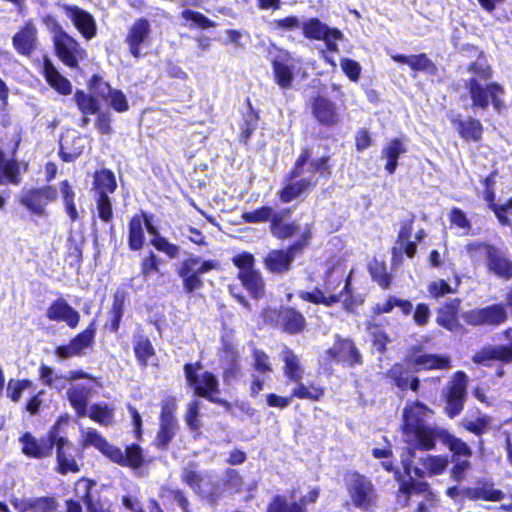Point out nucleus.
Listing matches in <instances>:
<instances>
[{
	"label": "nucleus",
	"instance_id": "nucleus-49",
	"mask_svg": "<svg viewBox=\"0 0 512 512\" xmlns=\"http://www.w3.org/2000/svg\"><path fill=\"white\" fill-rule=\"evenodd\" d=\"M125 295L122 291H117L113 297V304L110 310V329L113 332H117L120 326V322L123 316Z\"/></svg>",
	"mask_w": 512,
	"mask_h": 512
},
{
	"label": "nucleus",
	"instance_id": "nucleus-24",
	"mask_svg": "<svg viewBox=\"0 0 512 512\" xmlns=\"http://www.w3.org/2000/svg\"><path fill=\"white\" fill-rule=\"evenodd\" d=\"M460 304L461 300L455 298L441 307L437 313V323L451 332L457 331L460 328L458 321Z\"/></svg>",
	"mask_w": 512,
	"mask_h": 512
},
{
	"label": "nucleus",
	"instance_id": "nucleus-35",
	"mask_svg": "<svg viewBox=\"0 0 512 512\" xmlns=\"http://www.w3.org/2000/svg\"><path fill=\"white\" fill-rule=\"evenodd\" d=\"M316 183L317 180L314 178V175L309 178H302L299 181L292 182L281 190L280 198L283 202H290Z\"/></svg>",
	"mask_w": 512,
	"mask_h": 512
},
{
	"label": "nucleus",
	"instance_id": "nucleus-20",
	"mask_svg": "<svg viewBox=\"0 0 512 512\" xmlns=\"http://www.w3.org/2000/svg\"><path fill=\"white\" fill-rule=\"evenodd\" d=\"M326 353L338 362H347L352 366L361 363V354L350 339H338L335 345L328 349Z\"/></svg>",
	"mask_w": 512,
	"mask_h": 512
},
{
	"label": "nucleus",
	"instance_id": "nucleus-32",
	"mask_svg": "<svg viewBox=\"0 0 512 512\" xmlns=\"http://www.w3.org/2000/svg\"><path fill=\"white\" fill-rule=\"evenodd\" d=\"M44 75L47 82L56 91L63 95H68L71 93L70 82L66 78H64L54 67V65L48 60H45L44 62Z\"/></svg>",
	"mask_w": 512,
	"mask_h": 512
},
{
	"label": "nucleus",
	"instance_id": "nucleus-36",
	"mask_svg": "<svg viewBox=\"0 0 512 512\" xmlns=\"http://www.w3.org/2000/svg\"><path fill=\"white\" fill-rule=\"evenodd\" d=\"M390 376L394 379L397 387L402 390L410 388L412 391H417L419 388V379L411 377L409 371L403 365H394L390 370Z\"/></svg>",
	"mask_w": 512,
	"mask_h": 512
},
{
	"label": "nucleus",
	"instance_id": "nucleus-13",
	"mask_svg": "<svg viewBox=\"0 0 512 512\" xmlns=\"http://www.w3.org/2000/svg\"><path fill=\"white\" fill-rule=\"evenodd\" d=\"M294 58L288 51H280L272 60L274 81L281 89L292 87L294 80Z\"/></svg>",
	"mask_w": 512,
	"mask_h": 512
},
{
	"label": "nucleus",
	"instance_id": "nucleus-17",
	"mask_svg": "<svg viewBox=\"0 0 512 512\" xmlns=\"http://www.w3.org/2000/svg\"><path fill=\"white\" fill-rule=\"evenodd\" d=\"M486 267L488 272L503 279L512 278V261L497 247H487Z\"/></svg>",
	"mask_w": 512,
	"mask_h": 512
},
{
	"label": "nucleus",
	"instance_id": "nucleus-52",
	"mask_svg": "<svg viewBox=\"0 0 512 512\" xmlns=\"http://www.w3.org/2000/svg\"><path fill=\"white\" fill-rule=\"evenodd\" d=\"M74 99L78 108L84 115L94 114L99 109L97 100L83 91H77L74 95Z\"/></svg>",
	"mask_w": 512,
	"mask_h": 512
},
{
	"label": "nucleus",
	"instance_id": "nucleus-28",
	"mask_svg": "<svg viewBox=\"0 0 512 512\" xmlns=\"http://www.w3.org/2000/svg\"><path fill=\"white\" fill-rule=\"evenodd\" d=\"M407 152L405 144L400 139L390 140L382 150V158L386 159L385 170L394 174L398 166V158Z\"/></svg>",
	"mask_w": 512,
	"mask_h": 512
},
{
	"label": "nucleus",
	"instance_id": "nucleus-8",
	"mask_svg": "<svg viewBox=\"0 0 512 512\" xmlns=\"http://www.w3.org/2000/svg\"><path fill=\"white\" fill-rule=\"evenodd\" d=\"M462 317L469 325L498 326L506 321L507 312L502 304H493L484 308L466 311Z\"/></svg>",
	"mask_w": 512,
	"mask_h": 512
},
{
	"label": "nucleus",
	"instance_id": "nucleus-62",
	"mask_svg": "<svg viewBox=\"0 0 512 512\" xmlns=\"http://www.w3.org/2000/svg\"><path fill=\"white\" fill-rule=\"evenodd\" d=\"M254 358V369L260 375H266L267 373L272 371V366L269 360V357L266 353L261 350L255 349L253 352Z\"/></svg>",
	"mask_w": 512,
	"mask_h": 512
},
{
	"label": "nucleus",
	"instance_id": "nucleus-27",
	"mask_svg": "<svg viewBox=\"0 0 512 512\" xmlns=\"http://www.w3.org/2000/svg\"><path fill=\"white\" fill-rule=\"evenodd\" d=\"M423 469L418 467L411 468V472L413 471L414 475L419 478H424L425 476H434L442 474L448 466V458L446 456H427L422 459Z\"/></svg>",
	"mask_w": 512,
	"mask_h": 512
},
{
	"label": "nucleus",
	"instance_id": "nucleus-42",
	"mask_svg": "<svg viewBox=\"0 0 512 512\" xmlns=\"http://www.w3.org/2000/svg\"><path fill=\"white\" fill-rule=\"evenodd\" d=\"M414 363L426 370H446L451 367V360L449 356H439L434 354L420 355L414 359Z\"/></svg>",
	"mask_w": 512,
	"mask_h": 512
},
{
	"label": "nucleus",
	"instance_id": "nucleus-33",
	"mask_svg": "<svg viewBox=\"0 0 512 512\" xmlns=\"http://www.w3.org/2000/svg\"><path fill=\"white\" fill-rule=\"evenodd\" d=\"M452 123L461 135L467 141H479L483 133V127L478 120L469 118L467 120L453 119Z\"/></svg>",
	"mask_w": 512,
	"mask_h": 512
},
{
	"label": "nucleus",
	"instance_id": "nucleus-9",
	"mask_svg": "<svg viewBox=\"0 0 512 512\" xmlns=\"http://www.w3.org/2000/svg\"><path fill=\"white\" fill-rule=\"evenodd\" d=\"M58 427L54 426L46 437L37 440L32 434L25 433L20 441L23 444L22 451L33 458H46L52 454L54 443L58 434Z\"/></svg>",
	"mask_w": 512,
	"mask_h": 512
},
{
	"label": "nucleus",
	"instance_id": "nucleus-56",
	"mask_svg": "<svg viewBox=\"0 0 512 512\" xmlns=\"http://www.w3.org/2000/svg\"><path fill=\"white\" fill-rule=\"evenodd\" d=\"M490 422L491 418L489 416L482 415L474 421L464 419L462 421V426L469 432H472L476 435H481L488 429Z\"/></svg>",
	"mask_w": 512,
	"mask_h": 512
},
{
	"label": "nucleus",
	"instance_id": "nucleus-64",
	"mask_svg": "<svg viewBox=\"0 0 512 512\" xmlns=\"http://www.w3.org/2000/svg\"><path fill=\"white\" fill-rule=\"evenodd\" d=\"M455 291V289L442 279L432 281L428 285V292L433 298L444 297L447 294L455 293Z\"/></svg>",
	"mask_w": 512,
	"mask_h": 512
},
{
	"label": "nucleus",
	"instance_id": "nucleus-22",
	"mask_svg": "<svg viewBox=\"0 0 512 512\" xmlns=\"http://www.w3.org/2000/svg\"><path fill=\"white\" fill-rule=\"evenodd\" d=\"M312 113L316 120L325 126H333L339 122V114L333 102L324 97H317L312 102Z\"/></svg>",
	"mask_w": 512,
	"mask_h": 512
},
{
	"label": "nucleus",
	"instance_id": "nucleus-34",
	"mask_svg": "<svg viewBox=\"0 0 512 512\" xmlns=\"http://www.w3.org/2000/svg\"><path fill=\"white\" fill-rule=\"evenodd\" d=\"M283 361H284V374L285 376L292 382L298 383L301 381L304 370L300 364L299 358L294 354V352L285 347L283 351Z\"/></svg>",
	"mask_w": 512,
	"mask_h": 512
},
{
	"label": "nucleus",
	"instance_id": "nucleus-2",
	"mask_svg": "<svg viewBox=\"0 0 512 512\" xmlns=\"http://www.w3.org/2000/svg\"><path fill=\"white\" fill-rule=\"evenodd\" d=\"M468 71L473 74L466 81V88L469 91L473 106L487 109L489 102H491L494 109L500 111L504 106L502 97L505 90L496 82L487 83L492 77L490 66L477 61L470 64Z\"/></svg>",
	"mask_w": 512,
	"mask_h": 512
},
{
	"label": "nucleus",
	"instance_id": "nucleus-45",
	"mask_svg": "<svg viewBox=\"0 0 512 512\" xmlns=\"http://www.w3.org/2000/svg\"><path fill=\"white\" fill-rule=\"evenodd\" d=\"M240 351L238 346L226 342V379L237 378L241 373L239 365Z\"/></svg>",
	"mask_w": 512,
	"mask_h": 512
},
{
	"label": "nucleus",
	"instance_id": "nucleus-55",
	"mask_svg": "<svg viewBox=\"0 0 512 512\" xmlns=\"http://www.w3.org/2000/svg\"><path fill=\"white\" fill-rule=\"evenodd\" d=\"M94 335L93 329L84 330L70 341L73 345L72 349L74 348L79 356L82 355L83 351L93 344Z\"/></svg>",
	"mask_w": 512,
	"mask_h": 512
},
{
	"label": "nucleus",
	"instance_id": "nucleus-37",
	"mask_svg": "<svg viewBox=\"0 0 512 512\" xmlns=\"http://www.w3.org/2000/svg\"><path fill=\"white\" fill-rule=\"evenodd\" d=\"M182 479L199 495L211 493L210 481L206 477L198 474L194 470L185 468L182 473Z\"/></svg>",
	"mask_w": 512,
	"mask_h": 512
},
{
	"label": "nucleus",
	"instance_id": "nucleus-58",
	"mask_svg": "<svg viewBox=\"0 0 512 512\" xmlns=\"http://www.w3.org/2000/svg\"><path fill=\"white\" fill-rule=\"evenodd\" d=\"M151 244L159 251L165 253L168 257L174 259L179 256V246L170 243L166 238L157 236L151 240Z\"/></svg>",
	"mask_w": 512,
	"mask_h": 512
},
{
	"label": "nucleus",
	"instance_id": "nucleus-16",
	"mask_svg": "<svg viewBox=\"0 0 512 512\" xmlns=\"http://www.w3.org/2000/svg\"><path fill=\"white\" fill-rule=\"evenodd\" d=\"M151 27L146 19H138L129 29L125 43L129 47V52L135 58H139L141 47L148 43Z\"/></svg>",
	"mask_w": 512,
	"mask_h": 512
},
{
	"label": "nucleus",
	"instance_id": "nucleus-50",
	"mask_svg": "<svg viewBox=\"0 0 512 512\" xmlns=\"http://www.w3.org/2000/svg\"><path fill=\"white\" fill-rule=\"evenodd\" d=\"M473 497L485 501H501L505 498V494L494 488L492 484L483 483L473 490Z\"/></svg>",
	"mask_w": 512,
	"mask_h": 512
},
{
	"label": "nucleus",
	"instance_id": "nucleus-4",
	"mask_svg": "<svg viewBox=\"0 0 512 512\" xmlns=\"http://www.w3.org/2000/svg\"><path fill=\"white\" fill-rule=\"evenodd\" d=\"M346 489L352 504L362 511L370 510L377 502V493L373 483L360 473L347 474Z\"/></svg>",
	"mask_w": 512,
	"mask_h": 512
},
{
	"label": "nucleus",
	"instance_id": "nucleus-5",
	"mask_svg": "<svg viewBox=\"0 0 512 512\" xmlns=\"http://www.w3.org/2000/svg\"><path fill=\"white\" fill-rule=\"evenodd\" d=\"M265 322L274 324L289 334H297L305 329L304 316L293 308L285 307L280 310L266 309L263 312Z\"/></svg>",
	"mask_w": 512,
	"mask_h": 512
},
{
	"label": "nucleus",
	"instance_id": "nucleus-59",
	"mask_svg": "<svg viewBox=\"0 0 512 512\" xmlns=\"http://www.w3.org/2000/svg\"><path fill=\"white\" fill-rule=\"evenodd\" d=\"M338 295L341 296L340 301H342L344 309L348 312H352L355 307H358L363 302L361 297H354L351 295L349 279H346L345 286L341 293Z\"/></svg>",
	"mask_w": 512,
	"mask_h": 512
},
{
	"label": "nucleus",
	"instance_id": "nucleus-51",
	"mask_svg": "<svg viewBox=\"0 0 512 512\" xmlns=\"http://www.w3.org/2000/svg\"><path fill=\"white\" fill-rule=\"evenodd\" d=\"M60 190L62 193L65 210L69 218L71 219V221H76L78 219V212L74 203L75 192L69 185L68 181H63L60 184Z\"/></svg>",
	"mask_w": 512,
	"mask_h": 512
},
{
	"label": "nucleus",
	"instance_id": "nucleus-15",
	"mask_svg": "<svg viewBox=\"0 0 512 512\" xmlns=\"http://www.w3.org/2000/svg\"><path fill=\"white\" fill-rule=\"evenodd\" d=\"M54 44L61 61L69 67H77L83 52L79 44L64 32L55 35Z\"/></svg>",
	"mask_w": 512,
	"mask_h": 512
},
{
	"label": "nucleus",
	"instance_id": "nucleus-21",
	"mask_svg": "<svg viewBox=\"0 0 512 512\" xmlns=\"http://www.w3.org/2000/svg\"><path fill=\"white\" fill-rule=\"evenodd\" d=\"M12 44L19 54L30 56L37 45V29L35 25L31 22H27L25 26L13 36Z\"/></svg>",
	"mask_w": 512,
	"mask_h": 512
},
{
	"label": "nucleus",
	"instance_id": "nucleus-29",
	"mask_svg": "<svg viewBox=\"0 0 512 512\" xmlns=\"http://www.w3.org/2000/svg\"><path fill=\"white\" fill-rule=\"evenodd\" d=\"M391 58L396 62L407 64L413 71L432 73L436 70L434 63L425 53L409 56L393 54Z\"/></svg>",
	"mask_w": 512,
	"mask_h": 512
},
{
	"label": "nucleus",
	"instance_id": "nucleus-61",
	"mask_svg": "<svg viewBox=\"0 0 512 512\" xmlns=\"http://www.w3.org/2000/svg\"><path fill=\"white\" fill-rule=\"evenodd\" d=\"M370 273L373 279L382 287L387 288L391 282L390 275L386 272L383 264L375 261L369 265Z\"/></svg>",
	"mask_w": 512,
	"mask_h": 512
},
{
	"label": "nucleus",
	"instance_id": "nucleus-57",
	"mask_svg": "<svg viewBox=\"0 0 512 512\" xmlns=\"http://www.w3.org/2000/svg\"><path fill=\"white\" fill-rule=\"evenodd\" d=\"M96 206L99 217L105 221L109 222L113 218V209L111 199L107 194H100L96 199Z\"/></svg>",
	"mask_w": 512,
	"mask_h": 512
},
{
	"label": "nucleus",
	"instance_id": "nucleus-63",
	"mask_svg": "<svg viewBox=\"0 0 512 512\" xmlns=\"http://www.w3.org/2000/svg\"><path fill=\"white\" fill-rule=\"evenodd\" d=\"M154 349L151 342L146 338L138 340L135 346V355L141 364L146 365L147 360L153 355Z\"/></svg>",
	"mask_w": 512,
	"mask_h": 512
},
{
	"label": "nucleus",
	"instance_id": "nucleus-14",
	"mask_svg": "<svg viewBox=\"0 0 512 512\" xmlns=\"http://www.w3.org/2000/svg\"><path fill=\"white\" fill-rule=\"evenodd\" d=\"M54 446H56V470L60 474L78 473L80 467L75 460L74 448L69 440L58 433Z\"/></svg>",
	"mask_w": 512,
	"mask_h": 512
},
{
	"label": "nucleus",
	"instance_id": "nucleus-18",
	"mask_svg": "<svg viewBox=\"0 0 512 512\" xmlns=\"http://www.w3.org/2000/svg\"><path fill=\"white\" fill-rule=\"evenodd\" d=\"M46 316L51 321L65 322L70 328H76L80 320L79 312L71 307L63 298H59L51 303L46 311Z\"/></svg>",
	"mask_w": 512,
	"mask_h": 512
},
{
	"label": "nucleus",
	"instance_id": "nucleus-48",
	"mask_svg": "<svg viewBox=\"0 0 512 512\" xmlns=\"http://www.w3.org/2000/svg\"><path fill=\"white\" fill-rule=\"evenodd\" d=\"M299 297L305 301L312 302L314 304H323L327 307H331L333 304L340 302L341 296L332 294L325 296L324 292L316 288L311 292L302 291Z\"/></svg>",
	"mask_w": 512,
	"mask_h": 512
},
{
	"label": "nucleus",
	"instance_id": "nucleus-25",
	"mask_svg": "<svg viewBox=\"0 0 512 512\" xmlns=\"http://www.w3.org/2000/svg\"><path fill=\"white\" fill-rule=\"evenodd\" d=\"M68 14L74 25L83 34L85 38L91 39L95 36V21L89 13L78 7H70L68 9Z\"/></svg>",
	"mask_w": 512,
	"mask_h": 512
},
{
	"label": "nucleus",
	"instance_id": "nucleus-12",
	"mask_svg": "<svg viewBox=\"0 0 512 512\" xmlns=\"http://www.w3.org/2000/svg\"><path fill=\"white\" fill-rule=\"evenodd\" d=\"M58 196L57 189L53 186H44L26 191L21 197L20 203L31 212L42 215L45 207Z\"/></svg>",
	"mask_w": 512,
	"mask_h": 512
},
{
	"label": "nucleus",
	"instance_id": "nucleus-44",
	"mask_svg": "<svg viewBox=\"0 0 512 512\" xmlns=\"http://www.w3.org/2000/svg\"><path fill=\"white\" fill-rule=\"evenodd\" d=\"M239 278L247 290L255 297L259 298L264 293V282L260 274L256 271L239 272Z\"/></svg>",
	"mask_w": 512,
	"mask_h": 512
},
{
	"label": "nucleus",
	"instance_id": "nucleus-6",
	"mask_svg": "<svg viewBox=\"0 0 512 512\" xmlns=\"http://www.w3.org/2000/svg\"><path fill=\"white\" fill-rule=\"evenodd\" d=\"M199 369V364H186L184 366L186 379L189 385L194 388V391L198 396L208 398L211 401H216L213 396L214 393H218V383L215 376L209 372L198 374L197 371Z\"/></svg>",
	"mask_w": 512,
	"mask_h": 512
},
{
	"label": "nucleus",
	"instance_id": "nucleus-47",
	"mask_svg": "<svg viewBox=\"0 0 512 512\" xmlns=\"http://www.w3.org/2000/svg\"><path fill=\"white\" fill-rule=\"evenodd\" d=\"M296 384L297 386L293 389L291 398L296 397L298 399L318 401L324 395V389L313 383L307 386L299 381Z\"/></svg>",
	"mask_w": 512,
	"mask_h": 512
},
{
	"label": "nucleus",
	"instance_id": "nucleus-46",
	"mask_svg": "<svg viewBox=\"0 0 512 512\" xmlns=\"http://www.w3.org/2000/svg\"><path fill=\"white\" fill-rule=\"evenodd\" d=\"M366 329L372 338L374 349L383 354L386 351V346L391 342L390 336L383 331L377 324L368 322Z\"/></svg>",
	"mask_w": 512,
	"mask_h": 512
},
{
	"label": "nucleus",
	"instance_id": "nucleus-53",
	"mask_svg": "<svg viewBox=\"0 0 512 512\" xmlns=\"http://www.w3.org/2000/svg\"><path fill=\"white\" fill-rule=\"evenodd\" d=\"M282 220L283 217L281 214L273 215L271 231L273 235L278 238H288L294 234L296 226L294 224L284 223Z\"/></svg>",
	"mask_w": 512,
	"mask_h": 512
},
{
	"label": "nucleus",
	"instance_id": "nucleus-54",
	"mask_svg": "<svg viewBox=\"0 0 512 512\" xmlns=\"http://www.w3.org/2000/svg\"><path fill=\"white\" fill-rule=\"evenodd\" d=\"M88 415L92 420L104 426H108L113 421V410L107 405H92Z\"/></svg>",
	"mask_w": 512,
	"mask_h": 512
},
{
	"label": "nucleus",
	"instance_id": "nucleus-43",
	"mask_svg": "<svg viewBox=\"0 0 512 512\" xmlns=\"http://www.w3.org/2000/svg\"><path fill=\"white\" fill-rule=\"evenodd\" d=\"M143 220L140 216H134L129 222V248L133 251L140 250L144 244Z\"/></svg>",
	"mask_w": 512,
	"mask_h": 512
},
{
	"label": "nucleus",
	"instance_id": "nucleus-19",
	"mask_svg": "<svg viewBox=\"0 0 512 512\" xmlns=\"http://www.w3.org/2000/svg\"><path fill=\"white\" fill-rule=\"evenodd\" d=\"M473 362L483 366H491L494 360L502 363H510L512 361V341L510 345L487 346L477 352L473 358Z\"/></svg>",
	"mask_w": 512,
	"mask_h": 512
},
{
	"label": "nucleus",
	"instance_id": "nucleus-7",
	"mask_svg": "<svg viewBox=\"0 0 512 512\" xmlns=\"http://www.w3.org/2000/svg\"><path fill=\"white\" fill-rule=\"evenodd\" d=\"M215 263L212 261H203L200 257H190L184 260L179 268L178 274L183 279L184 289L192 292L201 285L199 276L212 270Z\"/></svg>",
	"mask_w": 512,
	"mask_h": 512
},
{
	"label": "nucleus",
	"instance_id": "nucleus-1",
	"mask_svg": "<svg viewBox=\"0 0 512 512\" xmlns=\"http://www.w3.org/2000/svg\"><path fill=\"white\" fill-rule=\"evenodd\" d=\"M433 411L421 402L408 404L403 412V436L408 445L401 456L403 468L410 474V463L415 457V449L432 450L435 439H439L455 456L471 457L472 450L462 439L454 436L441 426L425 424V418L430 417Z\"/></svg>",
	"mask_w": 512,
	"mask_h": 512
},
{
	"label": "nucleus",
	"instance_id": "nucleus-40",
	"mask_svg": "<svg viewBox=\"0 0 512 512\" xmlns=\"http://www.w3.org/2000/svg\"><path fill=\"white\" fill-rule=\"evenodd\" d=\"M92 483L88 480L82 479L79 480L76 484L75 491L77 495L82 499L84 504L86 505L88 512H109L107 509H104L102 505L93 500L91 495Z\"/></svg>",
	"mask_w": 512,
	"mask_h": 512
},
{
	"label": "nucleus",
	"instance_id": "nucleus-30",
	"mask_svg": "<svg viewBox=\"0 0 512 512\" xmlns=\"http://www.w3.org/2000/svg\"><path fill=\"white\" fill-rule=\"evenodd\" d=\"M404 471H406V470L404 469ZM405 473L410 477V481L409 482H405V481L400 482L399 492L397 495V501L402 506L409 505V499L411 496L421 495V494L424 495V494L428 493V490H429V486L426 482H416L412 479L411 473L410 474H408L407 472H405Z\"/></svg>",
	"mask_w": 512,
	"mask_h": 512
},
{
	"label": "nucleus",
	"instance_id": "nucleus-31",
	"mask_svg": "<svg viewBox=\"0 0 512 512\" xmlns=\"http://www.w3.org/2000/svg\"><path fill=\"white\" fill-rule=\"evenodd\" d=\"M20 183V163L14 159H6L5 154L0 150V184Z\"/></svg>",
	"mask_w": 512,
	"mask_h": 512
},
{
	"label": "nucleus",
	"instance_id": "nucleus-60",
	"mask_svg": "<svg viewBox=\"0 0 512 512\" xmlns=\"http://www.w3.org/2000/svg\"><path fill=\"white\" fill-rule=\"evenodd\" d=\"M31 385L29 380H14L11 379L7 385V397L13 402H18L21 399L22 392Z\"/></svg>",
	"mask_w": 512,
	"mask_h": 512
},
{
	"label": "nucleus",
	"instance_id": "nucleus-23",
	"mask_svg": "<svg viewBox=\"0 0 512 512\" xmlns=\"http://www.w3.org/2000/svg\"><path fill=\"white\" fill-rule=\"evenodd\" d=\"M177 430V422L173 416L172 409L168 404L162 407L160 417V429L157 434V446L166 448Z\"/></svg>",
	"mask_w": 512,
	"mask_h": 512
},
{
	"label": "nucleus",
	"instance_id": "nucleus-38",
	"mask_svg": "<svg viewBox=\"0 0 512 512\" xmlns=\"http://www.w3.org/2000/svg\"><path fill=\"white\" fill-rule=\"evenodd\" d=\"M86 139L82 136L73 138V145H70L68 136L63 137L60 141V153L62 159L66 162L73 161L82 154L85 147Z\"/></svg>",
	"mask_w": 512,
	"mask_h": 512
},
{
	"label": "nucleus",
	"instance_id": "nucleus-10",
	"mask_svg": "<svg viewBox=\"0 0 512 512\" xmlns=\"http://www.w3.org/2000/svg\"><path fill=\"white\" fill-rule=\"evenodd\" d=\"M302 29L305 37L316 40H323L328 50L333 52L338 51L336 42L341 40L343 37L339 30L329 28L327 25L316 18H312L304 22Z\"/></svg>",
	"mask_w": 512,
	"mask_h": 512
},
{
	"label": "nucleus",
	"instance_id": "nucleus-39",
	"mask_svg": "<svg viewBox=\"0 0 512 512\" xmlns=\"http://www.w3.org/2000/svg\"><path fill=\"white\" fill-rule=\"evenodd\" d=\"M468 377L464 372H456L448 384L447 391L444 393L445 398L450 399H466V390Z\"/></svg>",
	"mask_w": 512,
	"mask_h": 512
},
{
	"label": "nucleus",
	"instance_id": "nucleus-3",
	"mask_svg": "<svg viewBox=\"0 0 512 512\" xmlns=\"http://www.w3.org/2000/svg\"><path fill=\"white\" fill-rule=\"evenodd\" d=\"M82 446L84 448L93 446L104 454L111 461L121 465L138 468L143 464L142 449L132 444L122 451L120 448L109 444L104 437L95 429L89 428L83 431Z\"/></svg>",
	"mask_w": 512,
	"mask_h": 512
},
{
	"label": "nucleus",
	"instance_id": "nucleus-41",
	"mask_svg": "<svg viewBox=\"0 0 512 512\" xmlns=\"http://www.w3.org/2000/svg\"><path fill=\"white\" fill-rule=\"evenodd\" d=\"M94 186L97 195L113 193L117 187L115 175L108 169L97 171L94 175Z\"/></svg>",
	"mask_w": 512,
	"mask_h": 512
},
{
	"label": "nucleus",
	"instance_id": "nucleus-26",
	"mask_svg": "<svg viewBox=\"0 0 512 512\" xmlns=\"http://www.w3.org/2000/svg\"><path fill=\"white\" fill-rule=\"evenodd\" d=\"M90 393L91 389L83 384L72 385L67 391L68 400L80 417L87 414Z\"/></svg>",
	"mask_w": 512,
	"mask_h": 512
},
{
	"label": "nucleus",
	"instance_id": "nucleus-11",
	"mask_svg": "<svg viewBox=\"0 0 512 512\" xmlns=\"http://www.w3.org/2000/svg\"><path fill=\"white\" fill-rule=\"evenodd\" d=\"M310 231L307 230L303 235V242H297L287 251L272 250L265 258L266 268L273 273H283L290 269V264L295 257V253L299 251L310 238Z\"/></svg>",
	"mask_w": 512,
	"mask_h": 512
}]
</instances>
